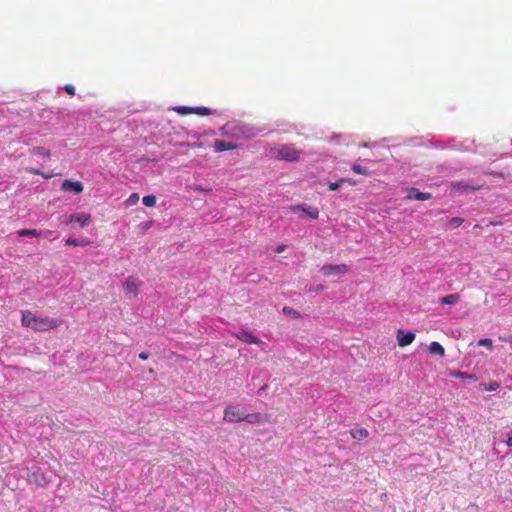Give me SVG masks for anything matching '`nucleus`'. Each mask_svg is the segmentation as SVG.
<instances>
[{"instance_id":"f257e3e1","label":"nucleus","mask_w":512,"mask_h":512,"mask_svg":"<svg viewBox=\"0 0 512 512\" xmlns=\"http://www.w3.org/2000/svg\"><path fill=\"white\" fill-rule=\"evenodd\" d=\"M22 325L35 331H47L62 325L63 320L50 317H41L33 314L31 311L22 312Z\"/></svg>"},{"instance_id":"f03ea898","label":"nucleus","mask_w":512,"mask_h":512,"mask_svg":"<svg viewBox=\"0 0 512 512\" xmlns=\"http://www.w3.org/2000/svg\"><path fill=\"white\" fill-rule=\"evenodd\" d=\"M301 157V151L292 144H283L275 151V158L289 162L298 161Z\"/></svg>"},{"instance_id":"7ed1b4c3","label":"nucleus","mask_w":512,"mask_h":512,"mask_svg":"<svg viewBox=\"0 0 512 512\" xmlns=\"http://www.w3.org/2000/svg\"><path fill=\"white\" fill-rule=\"evenodd\" d=\"M66 224H70L73 227H80L85 228L88 226L91 222V215L88 213H73L70 214L65 221H63Z\"/></svg>"},{"instance_id":"20e7f679","label":"nucleus","mask_w":512,"mask_h":512,"mask_svg":"<svg viewBox=\"0 0 512 512\" xmlns=\"http://www.w3.org/2000/svg\"><path fill=\"white\" fill-rule=\"evenodd\" d=\"M289 210L294 213H301V218L308 217L311 219H317L319 216V210L317 207L307 206L306 204L290 206Z\"/></svg>"},{"instance_id":"39448f33","label":"nucleus","mask_w":512,"mask_h":512,"mask_svg":"<svg viewBox=\"0 0 512 512\" xmlns=\"http://www.w3.org/2000/svg\"><path fill=\"white\" fill-rule=\"evenodd\" d=\"M244 414L245 412L241 411L238 407L230 405L224 410V420L230 423L235 421L242 422L244 421Z\"/></svg>"},{"instance_id":"423d86ee","label":"nucleus","mask_w":512,"mask_h":512,"mask_svg":"<svg viewBox=\"0 0 512 512\" xmlns=\"http://www.w3.org/2000/svg\"><path fill=\"white\" fill-rule=\"evenodd\" d=\"M349 271V266L346 264H327L321 267V272L325 276L329 275H342Z\"/></svg>"},{"instance_id":"0eeeda50","label":"nucleus","mask_w":512,"mask_h":512,"mask_svg":"<svg viewBox=\"0 0 512 512\" xmlns=\"http://www.w3.org/2000/svg\"><path fill=\"white\" fill-rule=\"evenodd\" d=\"M141 286V281L139 278L135 276H129L125 279L123 283V288L126 294H132L136 296L138 294L139 287Z\"/></svg>"},{"instance_id":"6e6552de","label":"nucleus","mask_w":512,"mask_h":512,"mask_svg":"<svg viewBox=\"0 0 512 512\" xmlns=\"http://www.w3.org/2000/svg\"><path fill=\"white\" fill-rule=\"evenodd\" d=\"M235 337L245 343H249V344H256V345H259L261 343V340L254 336L253 334H251L250 332L248 331H245V330H241L237 333L234 334Z\"/></svg>"},{"instance_id":"1a4fd4ad","label":"nucleus","mask_w":512,"mask_h":512,"mask_svg":"<svg viewBox=\"0 0 512 512\" xmlns=\"http://www.w3.org/2000/svg\"><path fill=\"white\" fill-rule=\"evenodd\" d=\"M415 339V334L413 332H404L403 330H398L397 332V341L399 346L404 347L410 345Z\"/></svg>"},{"instance_id":"9d476101","label":"nucleus","mask_w":512,"mask_h":512,"mask_svg":"<svg viewBox=\"0 0 512 512\" xmlns=\"http://www.w3.org/2000/svg\"><path fill=\"white\" fill-rule=\"evenodd\" d=\"M236 148H237V144L232 143V142H228V141H224V140H220V139H216L214 141V149L216 152H222V151H226V150H234Z\"/></svg>"},{"instance_id":"9b49d317","label":"nucleus","mask_w":512,"mask_h":512,"mask_svg":"<svg viewBox=\"0 0 512 512\" xmlns=\"http://www.w3.org/2000/svg\"><path fill=\"white\" fill-rule=\"evenodd\" d=\"M61 188L65 191L73 190L74 192H82L84 187L80 181L64 180Z\"/></svg>"},{"instance_id":"f8f14e48","label":"nucleus","mask_w":512,"mask_h":512,"mask_svg":"<svg viewBox=\"0 0 512 512\" xmlns=\"http://www.w3.org/2000/svg\"><path fill=\"white\" fill-rule=\"evenodd\" d=\"M350 435L357 440L365 439L369 436V432L365 428L353 429L350 431Z\"/></svg>"},{"instance_id":"ddd939ff","label":"nucleus","mask_w":512,"mask_h":512,"mask_svg":"<svg viewBox=\"0 0 512 512\" xmlns=\"http://www.w3.org/2000/svg\"><path fill=\"white\" fill-rule=\"evenodd\" d=\"M429 352L431 354L439 355L441 357L444 356L445 350L442 345L438 342H431L429 345Z\"/></svg>"},{"instance_id":"4468645a","label":"nucleus","mask_w":512,"mask_h":512,"mask_svg":"<svg viewBox=\"0 0 512 512\" xmlns=\"http://www.w3.org/2000/svg\"><path fill=\"white\" fill-rule=\"evenodd\" d=\"M66 245H72V246H86L90 244V240L86 238L77 239L69 237L65 241Z\"/></svg>"},{"instance_id":"2eb2a0df","label":"nucleus","mask_w":512,"mask_h":512,"mask_svg":"<svg viewBox=\"0 0 512 512\" xmlns=\"http://www.w3.org/2000/svg\"><path fill=\"white\" fill-rule=\"evenodd\" d=\"M460 296L458 294H449L440 299L441 304L453 305L459 302Z\"/></svg>"},{"instance_id":"dca6fc26","label":"nucleus","mask_w":512,"mask_h":512,"mask_svg":"<svg viewBox=\"0 0 512 512\" xmlns=\"http://www.w3.org/2000/svg\"><path fill=\"white\" fill-rule=\"evenodd\" d=\"M244 421L255 424L263 421V416L260 413L244 414Z\"/></svg>"},{"instance_id":"f3484780","label":"nucleus","mask_w":512,"mask_h":512,"mask_svg":"<svg viewBox=\"0 0 512 512\" xmlns=\"http://www.w3.org/2000/svg\"><path fill=\"white\" fill-rule=\"evenodd\" d=\"M30 153L31 155H36V156H40V157H50L51 155V152L44 148V147H33L31 150H30Z\"/></svg>"},{"instance_id":"a211bd4d","label":"nucleus","mask_w":512,"mask_h":512,"mask_svg":"<svg viewBox=\"0 0 512 512\" xmlns=\"http://www.w3.org/2000/svg\"><path fill=\"white\" fill-rule=\"evenodd\" d=\"M19 236H32V237H39L40 232L36 229H21L18 232Z\"/></svg>"},{"instance_id":"6ab92c4d","label":"nucleus","mask_w":512,"mask_h":512,"mask_svg":"<svg viewBox=\"0 0 512 512\" xmlns=\"http://www.w3.org/2000/svg\"><path fill=\"white\" fill-rule=\"evenodd\" d=\"M282 311H283L284 314H286L288 316H291V317H293L295 319H298V318L301 317V314L297 310H295V309H293L292 307H289V306H284Z\"/></svg>"},{"instance_id":"aec40b11","label":"nucleus","mask_w":512,"mask_h":512,"mask_svg":"<svg viewBox=\"0 0 512 512\" xmlns=\"http://www.w3.org/2000/svg\"><path fill=\"white\" fill-rule=\"evenodd\" d=\"M463 221L464 220L461 217H453L448 221L447 226L449 229H455L459 227L463 223Z\"/></svg>"},{"instance_id":"412c9836","label":"nucleus","mask_w":512,"mask_h":512,"mask_svg":"<svg viewBox=\"0 0 512 512\" xmlns=\"http://www.w3.org/2000/svg\"><path fill=\"white\" fill-rule=\"evenodd\" d=\"M143 204L147 207H153L156 203V197L153 194H148L142 199Z\"/></svg>"},{"instance_id":"4be33fe9","label":"nucleus","mask_w":512,"mask_h":512,"mask_svg":"<svg viewBox=\"0 0 512 512\" xmlns=\"http://www.w3.org/2000/svg\"><path fill=\"white\" fill-rule=\"evenodd\" d=\"M193 113L199 116H208L211 114V110L207 107H193Z\"/></svg>"},{"instance_id":"5701e85b","label":"nucleus","mask_w":512,"mask_h":512,"mask_svg":"<svg viewBox=\"0 0 512 512\" xmlns=\"http://www.w3.org/2000/svg\"><path fill=\"white\" fill-rule=\"evenodd\" d=\"M174 110L180 115H187L193 113V107L188 106H178L175 107Z\"/></svg>"},{"instance_id":"b1692460","label":"nucleus","mask_w":512,"mask_h":512,"mask_svg":"<svg viewBox=\"0 0 512 512\" xmlns=\"http://www.w3.org/2000/svg\"><path fill=\"white\" fill-rule=\"evenodd\" d=\"M431 194H408L407 199L425 201L430 198Z\"/></svg>"},{"instance_id":"393cba45","label":"nucleus","mask_w":512,"mask_h":512,"mask_svg":"<svg viewBox=\"0 0 512 512\" xmlns=\"http://www.w3.org/2000/svg\"><path fill=\"white\" fill-rule=\"evenodd\" d=\"M479 346H484L490 351L493 349V341L490 338H483L478 341Z\"/></svg>"},{"instance_id":"a878e982","label":"nucleus","mask_w":512,"mask_h":512,"mask_svg":"<svg viewBox=\"0 0 512 512\" xmlns=\"http://www.w3.org/2000/svg\"><path fill=\"white\" fill-rule=\"evenodd\" d=\"M455 377L461 378V379H473L476 380V377L472 374H467L464 372H455L453 374Z\"/></svg>"},{"instance_id":"bb28decb","label":"nucleus","mask_w":512,"mask_h":512,"mask_svg":"<svg viewBox=\"0 0 512 512\" xmlns=\"http://www.w3.org/2000/svg\"><path fill=\"white\" fill-rule=\"evenodd\" d=\"M353 171L358 174H368L367 168L362 167L361 165L355 164L352 167Z\"/></svg>"},{"instance_id":"cd10ccee","label":"nucleus","mask_w":512,"mask_h":512,"mask_svg":"<svg viewBox=\"0 0 512 512\" xmlns=\"http://www.w3.org/2000/svg\"><path fill=\"white\" fill-rule=\"evenodd\" d=\"M499 387H500V384L498 382L494 381V382H490L488 385H485L484 389L488 390V391H495Z\"/></svg>"},{"instance_id":"c85d7f7f","label":"nucleus","mask_w":512,"mask_h":512,"mask_svg":"<svg viewBox=\"0 0 512 512\" xmlns=\"http://www.w3.org/2000/svg\"><path fill=\"white\" fill-rule=\"evenodd\" d=\"M138 200H139V194H131V196L127 200V203H128V205H133Z\"/></svg>"},{"instance_id":"c756f323","label":"nucleus","mask_w":512,"mask_h":512,"mask_svg":"<svg viewBox=\"0 0 512 512\" xmlns=\"http://www.w3.org/2000/svg\"><path fill=\"white\" fill-rule=\"evenodd\" d=\"M64 90H65L68 94H70V95H72V96H74V95H75V87H74L73 85H71V84H67V85H65V86H64Z\"/></svg>"},{"instance_id":"7c9ffc66","label":"nucleus","mask_w":512,"mask_h":512,"mask_svg":"<svg viewBox=\"0 0 512 512\" xmlns=\"http://www.w3.org/2000/svg\"><path fill=\"white\" fill-rule=\"evenodd\" d=\"M29 172L33 173V174H37V175H43L45 178H51L53 176V174H43L42 172H40L39 170L37 169H28Z\"/></svg>"},{"instance_id":"2f4dec72","label":"nucleus","mask_w":512,"mask_h":512,"mask_svg":"<svg viewBox=\"0 0 512 512\" xmlns=\"http://www.w3.org/2000/svg\"><path fill=\"white\" fill-rule=\"evenodd\" d=\"M153 225V221H147V222H144L140 225L141 227V230L143 232H146L148 229H150V227Z\"/></svg>"},{"instance_id":"473e14b6","label":"nucleus","mask_w":512,"mask_h":512,"mask_svg":"<svg viewBox=\"0 0 512 512\" xmlns=\"http://www.w3.org/2000/svg\"><path fill=\"white\" fill-rule=\"evenodd\" d=\"M455 188H456V189H460V187H455ZM461 188H462V189H464V190H468V189H470V190H477V189H480V188H481V186H469V185H463V186H461Z\"/></svg>"},{"instance_id":"72a5a7b5","label":"nucleus","mask_w":512,"mask_h":512,"mask_svg":"<svg viewBox=\"0 0 512 512\" xmlns=\"http://www.w3.org/2000/svg\"><path fill=\"white\" fill-rule=\"evenodd\" d=\"M338 187H339V183L338 182H331V183H329V189L332 190V191L336 190Z\"/></svg>"},{"instance_id":"f704fd0d","label":"nucleus","mask_w":512,"mask_h":512,"mask_svg":"<svg viewBox=\"0 0 512 512\" xmlns=\"http://www.w3.org/2000/svg\"><path fill=\"white\" fill-rule=\"evenodd\" d=\"M139 358H140L141 360H147V359L149 358V353H147V352H141V353H139Z\"/></svg>"},{"instance_id":"c9c22d12","label":"nucleus","mask_w":512,"mask_h":512,"mask_svg":"<svg viewBox=\"0 0 512 512\" xmlns=\"http://www.w3.org/2000/svg\"><path fill=\"white\" fill-rule=\"evenodd\" d=\"M286 245L285 244H281L279 245L277 248H276V253H282L285 249H286Z\"/></svg>"},{"instance_id":"e433bc0d","label":"nucleus","mask_w":512,"mask_h":512,"mask_svg":"<svg viewBox=\"0 0 512 512\" xmlns=\"http://www.w3.org/2000/svg\"><path fill=\"white\" fill-rule=\"evenodd\" d=\"M499 339H500L501 341H507V342H509V343L511 344V346H512V336H509V337H499Z\"/></svg>"},{"instance_id":"4c0bfd02","label":"nucleus","mask_w":512,"mask_h":512,"mask_svg":"<svg viewBox=\"0 0 512 512\" xmlns=\"http://www.w3.org/2000/svg\"><path fill=\"white\" fill-rule=\"evenodd\" d=\"M506 444L509 446V447H512V434H509L508 435V438L506 440Z\"/></svg>"},{"instance_id":"58836bf2","label":"nucleus","mask_w":512,"mask_h":512,"mask_svg":"<svg viewBox=\"0 0 512 512\" xmlns=\"http://www.w3.org/2000/svg\"><path fill=\"white\" fill-rule=\"evenodd\" d=\"M188 147H192V148H195V147H200L201 144H198V143H193V144H187Z\"/></svg>"},{"instance_id":"ea45409f","label":"nucleus","mask_w":512,"mask_h":512,"mask_svg":"<svg viewBox=\"0 0 512 512\" xmlns=\"http://www.w3.org/2000/svg\"><path fill=\"white\" fill-rule=\"evenodd\" d=\"M409 192L415 193V192H420V191L417 188H411Z\"/></svg>"},{"instance_id":"a19ab883","label":"nucleus","mask_w":512,"mask_h":512,"mask_svg":"<svg viewBox=\"0 0 512 512\" xmlns=\"http://www.w3.org/2000/svg\"><path fill=\"white\" fill-rule=\"evenodd\" d=\"M317 289H318V290H322V289H324V286H323V285H319V286L317 287Z\"/></svg>"}]
</instances>
